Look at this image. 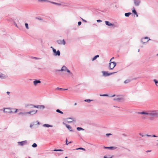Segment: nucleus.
Listing matches in <instances>:
<instances>
[{
  "label": "nucleus",
  "mask_w": 158,
  "mask_h": 158,
  "mask_svg": "<svg viewBox=\"0 0 158 158\" xmlns=\"http://www.w3.org/2000/svg\"><path fill=\"white\" fill-rule=\"evenodd\" d=\"M81 22L80 21V22H79L78 23V25H80L81 24Z\"/></svg>",
  "instance_id": "c03bdc74"
},
{
  "label": "nucleus",
  "mask_w": 158,
  "mask_h": 158,
  "mask_svg": "<svg viewBox=\"0 0 158 158\" xmlns=\"http://www.w3.org/2000/svg\"><path fill=\"white\" fill-rule=\"evenodd\" d=\"M156 55H157V56H158V54H157Z\"/></svg>",
  "instance_id": "774afa93"
},
{
  "label": "nucleus",
  "mask_w": 158,
  "mask_h": 158,
  "mask_svg": "<svg viewBox=\"0 0 158 158\" xmlns=\"http://www.w3.org/2000/svg\"><path fill=\"white\" fill-rule=\"evenodd\" d=\"M18 143L19 145L23 146L24 145L27 144V140H24L21 142H18Z\"/></svg>",
  "instance_id": "f8f14e48"
},
{
  "label": "nucleus",
  "mask_w": 158,
  "mask_h": 158,
  "mask_svg": "<svg viewBox=\"0 0 158 158\" xmlns=\"http://www.w3.org/2000/svg\"><path fill=\"white\" fill-rule=\"evenodd\" d=\"M112 135V134H110V133H109V134H106V135L107 136H109V135Z\"/></svg>",
  "instance_id": "ea45409f"
},
{
  "label": "nucleus",
  "mask_w": 158,
  "mask_h": 158,
  "mask_svg": "<svg viewBox=\"0 0 158 158\" xmlns=\"http://www.w3.org/2000/svg\"><path fill=\"white\" fill-rule=\"evenodd\" d=\"M99 57V56L98 55H97L94 56V57L92 58V60L93 61H94V60H95L97 58H98Z\"/></svg>",
  "instance_id": "4be33fe9"
},
{
  "label": "nucleus",
  "mask_w": 158,
  "mask_h": 158,
  "mask_svg": "<svg viewBox=\"0 0 158 158\" xmlns=\"http://www.w3.org/2000/svg\"><path fill=\"white\" fill-rule=\"evenodd\" d=\"M150 40V39H149L148 37H144L141 38V42L144 44L146 43H147L149 40Z\"/></svg>",
  "instance_id": "0eeeda50"
},
{
  "label": "nucleus",
  "mask_w": 158,
  "mask_h": 158,
  "mask_svg": "<svg viewBox=\"0 0 158 158\" xmlns=\"http://www.w3.org/2000/svg\"><path fill=\"white\" fill-rule=\"evenodd\" d=\"M53 54L54 56H59L60 55V51L59 50H58L56 51V50L55 49H53Z\"/></svg>",
  "instance_id": "1a4fd4ad"
},
{
  "label": "nucleus",
  "mask_w": 158,
  "mask_h": 158,
  "mask_svg": "<svg viewBox=\"0 0 158 158\" xmlns=\"http://www.w3.org/2000/svg\"><path fill=\"white\" fill-rule=\"evenodd\" d=\"M63 124L66 126V127L70 131H72V130L71 127L69 125L67 124L64 122L63 123Z\"/></svg>",
  "instance_id": "dca6fc26"
},
{
  "label": "nucleus",
  "mask_w": 158,
  "mask_h": 158,
  "mask_svg": "<svg viewBox=\"0 0 158 158\" xmlns=\"http://www.w3.org/2000/svg\"><path fill=\"white\" fill-rule=\"evenodd\" d=\"M116 64L115 62H113L112 63H109V68L110 69L112 70L116 66Z\"/></svg>",
  "instance_id": "6e6552de"
},
{
  "label": "nucleus",
  "mask_w": 158,
  "mask_h": 158,
  "mask_svg": "<svg viewBox=\"0 0 158 158\" xmlns=\"http://www.w3.org/2000/svg\"><path fill=\"white\" fill-rule=\"evenodd\" d=\"M35 59H38V58H36V57H35Z\"/></svg>",
  "instance_id": "338daca9"
},
{
  "label": "nucleus",
  "mask_w": 158,
  "mask_h": 158,
  "mask_svg": "<svg viewBox=\"0 0 158 158\" xmlns=\"http://www.w3.org/2000/svg\"><path fill=\"white\" fill-rule=\"evenodd\" d=\"M57 43L60 45H64L65 44V42L64 40L63 39V40H59L57 41Z\"/></svg>",
  "instance_id": "9d476101"
},
{
  "label": "nucleus",
  "mask_w": 158,
  "mask_h": 158,
  "mask_svg": "<svg viewBox=\"0 0 158 158\" xmlns=\"http://www.w3.org/2000/svg\"><path fill=\"white\" fill-rule=\"evenodd\" d=\"M151 137H158V136L156 135H151Z\"/></svg>",
  "instance_id": "a19ab883"
},
{
  "label": "nucleus",
  "mask_w": 158,
  "mask_h": 158,
  "mask_svg": "<svg viewBox=\"0 0 158 158\" xmlns=\"http://www.w3.org/2000/svg\"><path fill=\"white\" fill-rule=\"evenodd\" d=\"M66 120L68 123H71L75 121L74 119L72 118H68Z\"/></svg>",
  "instance_id": "ddd939ff"
},
{
  "label": "nucleus",
  "mask_w": 158,
  "mask_h": 158,
  "mask_svg": "<svg viewBox=\"0 0 158 158\" xmlns=\"http://www.w3.org/2000/svg\"><path fill=\"white\" fill-rule=\"evenodd\" d=\"M67 69H68L67 68V67L65 66H63L61 68V69L58 70H57V71H66L67 70Z\"/></svg>",
  "instance_id": "2eb2a0df"
},
{
  "label": "nucleus",
  "mask_w": 158,
  "mask_h": 158,
  "mask_svg": "<svg viewBox=\"0 0 158 158\" xmlns=\"http://www.w3.org/2000/svg\"><path fill=\"white\" fill-rule=\"evenodd\" d=\"M111 60H110V63H112V62L111 61Z\"/></svg>",
  "instance_id": "5fc2aeb1"
},
{
  "label": "nucleus",
  "mask_w": 158,
  "mask_h": 158,
  "mask_svg": "<svg viewBox=\"0 0 158 158\" xmlns=\"http://www.w3.org/2000/svg\"><path fill=\"white\" fill-rule=\"evenodd\" d=\"M139 135H141L142 136V137H143V136H144V135H142L141 134H139Z\"/></svg>",
  "instance_id": "603ef678"
},
{
  "label": "nucleus",
  "mask_w": 158,
  "mask_h": 158,
  "mask_svg": "<svg viewBox=\"0 0 158 158\" xmlns=\"http://www.w3.org/2000/svg\"><path fill=\"white\" fill-rule=\"evenodd\" d=\"M33 148H35L37 147V145L36 143H34L32 145Z\"/></svg>",
  "instance_id": "cd10ccee"
},
{
  "label": "nucleus",
  "mask_w": 158,
  "mask_h": 158,
  "mask_svg": "<svg viewBox=\"0 0 158 158\" xmlns=\"http://www.w3.org/2000/svg\"><path fill=\"white\" fill-rule=\"evenodd\" d=\"M51 48H52V51H53V49H54V48L53 47H51Z\"/></svg>",
  "instance_id": "864d4df0"
},
{
  "label": "nucleus",
  "mask_w": 158,
  "mask_h": 158,
  "mask_svg": "<svg viewBox=\"0 0 158 158\" xmlns=\"http://www.w3.org/2000/svg\"><path fill=\"white\" fill-rule=\"evenodd\" d=\"M66 71L69 73V74L71 73L70 71V70L68 69Z\"/></svg>",
  "instance_id": "4c0bfd02"
},
{
  "label": "nucleus",
  "mask_w": 158,
  "mask_h": 158,
  "mask_svg": "<svg viewBox=\"0 0 158 158\" xmlns=\"http://www.w3.org/2000/svg\"><path fill=\"white\" fill-rule=\"evenodd\" d=\"M97 21L98 22V23H99V22H101L102 21L100 19H98V20H97Z\"/></svg>",
  "instance_id": "37998d69"
},
{
  "label": "nucleus",
  "mask_w": 158,
  "mask_h": 158,
  "mask_svg": "<svg viewBox=\"0 0 158 158\" xmlns=\"http://www.w3.org/2000/svg\"><path fill=\"white\" fill-rule=\"evenodd\" d=\"M142 118H143V119H145V117H142Z\"/></svg>",
  "instance_id": "e2e57ef3"
},
{
  "label": "nucleus",
  "mask_w": 158,
  "mask_h": 158,
  "mask_svg": "<svg viewBox=\"0 0 158 158\" xmlns=\"http://www.w3.org/2000/svg\"><path fill=\"white\" fill-rule=\"evenodd\" d=\"M104 148L105 149H109V148H110L109 147H106L105 146H104Z\"/></svg>",
  "instance_id": "79ce46f5"
},
{
  "label": "nucleus",
  "mask_w": 158,
  "mask_h": 158,
  "mask_svg": "<svg viewBox=\"0 0 158 158\" xmlns=\"http://www.w3.org/2000/svg\"><path fill=\"white\" fill-rule=\"evenodd\" d=\"M71 143V142H69L68 143L67 142H66V144L67 145H68V144L69 143Z\"/></svg>",
  "instance_id": "09e8293b"
},
{
  "label": "nucleus",
  "mask_w": 158,
  "mask_h": 158,
  "mask_svg": "<svg viewBox=\"0 0 158 158\" xmlns=\"http://www.w3.org/2000/svg\"><path fill=\"white\" fill-rule=\"evenodd\" d=\"M25 27H26V28L27 29H29V27H28V24L27 23H25Z\"/></svg>",
  "instance_id": "2f4dec72"
},
{
  "label": "nucleus",
  "mask_w": 158,
  "mask_h": 158,
  "mask_svg": "<svg viewBox=\"0 0 158 158\" xmlns=\"http://www.w3.org/2000/svg\"><path fill=\"white\" fill-rule=\"evenodd\" d=\"M37 112V110H36L32 109L29 112H20L19 113V115H26L28 114V115H32L36 113Z\"/></svg>",
  "instance_id": "7ed1b4c3"
},
{
  "label": "nucleus",
  "mask_w": 158,
  "mask_h": 158,
  "mask_svg": "<svg viewBox=\"0 0 158 158\" xmlns=\"http://www.w3.org/2000/svg\"><path fill=\"white\" fill-rule=\"evenodd\" d=\"M109 95L108 94H100V96H109Z\"/></svg>",
  "instance_id": "473e14b6"
},
{
  "label": "nucleus",
  "mask_w": 158,
  "mask_h": 158,
  "mask_svg": "<svg viewBox=\"0 0 158 158\" xmlns=\"http://www.w3.org/2000/svg\"><path fill=\"white\" fill-rule=\"evenodd\" d=\"M105 23L106 25L107 26H111L112 27H115V25L114 24L110 23L109 21H105Z\"/></svg>",
  "instance_id": "4468645a"
},
{
  "label": "nucleus",
  "mask_w": 158,
  "mask_h": 158,
  "mask_svg": "<svg viewBox=\"0 0 158 158\" xmlns=\"http://www.w3.org/2000/svg\"><path fill=\"white\" fill-rule=\"evenodd\" d=\"M50 2H51V3H52V4H56V5H57L60 6V5H61V4H60V3H56V2H50Z\"/></svg>",
  "instance_id": "a878e982"
},
{
  "label": "nucleus",
  "mask_w": 158,
  "mask_h": 158,
  "mask_svg": "<svg viewBox=\"0 0 158 158\" xmlns=\"http://www.w3.org/2000/svg\"><path fill=\"white\" fill-rule=\"evenodd\" d=\"M3 111L5 113H16L17 112L18 109L16 110L15 111H11V109H2Z\"/></svg>",
  "instance_id": "39448f33"
},
{
  "label": "nucleus",
  "mask_w": 158,
  "mask_h": 158,
  "mask_svg": "<svg viewBox=\"0 0 158 158\" xmlns=\"http://www.w3.org/2000/svg\"><path fill=\"white\" fill-rule=\"evenodd\" d=\"M43 126L44 127H53L52 125H50L48 124H44L43 125Z\"/></svg>",
  "instance_id": "6ab92c4d"
},
{
  "label": "nucleus",
  "mask_w": 158,
  "mask_h": 158,
  "mask_svg": "<svg viewBox=\"0 0 158 158\" xmlns=\"http://www.w3.org/2000/svg\"><path fill=\"white\" fill-rule=\"evenodd\" d=\"M131 14V13L130 12L126 13L125 14V15L126 17H128Z\"/></svg>",
  "instance_id": "5701e85b"
},
{
  "label": "nucleus",
  "mask_w": 158,
  "mask_h": 158,
  "mask_svg": "<svg viewBox=\"0 0 158 158\" xmlns=\"http://www.w3.org/2000/svg\"><path fill=\"white\" fill-rule=\"evenodd\" d=\"M151 151V150H148L147 152H150Z\"/></svg>",
  "instance_id": "052dcab7"
},
{
  "label": "nucleus",
  "mask_w": 158,
  "mask_h": 158,
  "mask_svg": "<svg viewBox=\"0 0 158 158\" xmlns=\"http://www.w3.org/2000/svg\"><path fill=\"white\" fill-rule=\"evenodd\" d=\"M115 7L116 8H117V9L118 8V7H117V5H115Z\"/></svg>",
  "instance_id": "4d7b16f0"
},
{
  "label": "nucleus",
  "mask_w": 158,
  "mask_h": 158,
  "mask_svg": "<svg viewBox=\"0 0 158 158\" xmlns=\"http://www.w3.org/2000/svg\"><path fill=\"white\" fill-rule=\"evenodd\" d=\"M137 113L138 114H140L145 115H147L150 116H156L158 114L157 112L156 111L153 110L152 111L147 112L145 111H142L141 112H138Z\"/></svg>",
  "instance_id": "f257e3e1"
},
{
  "label": "nucleus",
  "mask_w": 158,
  "mask_h": 158,
  "mask_svg": "<svg viewBox=\"0 0 158 158\" xmlns=\"http://www.w3.org/2000/svg\"><path fill=\"white\" fill-rule=\"evenodd\" d=\"M77 105V103H74V105Z\"/></svg>",
  "instance_id": "13d9d810"
},
{
  "label": "nucleus",
  "mask_w": 158,
  "mask_h": 158,
  "mask_svg": "<svg viewBox=\"0 0 158 158\" xmlns=\"http://www.w3.org/2000/svg\"><path fill=\"white\" fill-rule=\"evenodd\" d=\"M54 151H61L62 152L63 151L61 149H55L54 150Z\"/></svg>",
  "instance_id": "c9c22d12"
},
{
  "label": "nucleus",
  "mask_w": 158,
  "mask_h": 158,
  "mask_svg": "<svg viewBox=\"0 0 158 158\" xmlns=\"http://www.w3.org/2000/svg\"><path fill=\"white\" fill-rule=\"evenodd\" d=\"M77 129L78 131H80L81 130L83 131L84 130V129L80 127H77Z\"/></svg>",
  "instance_id": "b1692460"
},
{
  "label": "nucleus",
  "mask_w": 158,
  "mask_h": 158,
  "mask_svg": "<svg viewBox=\"0 0 158 158\" xmlns=\"http://www.w3.org/2000/svg\"><path fill=\"white\" fill-rule=\"evenodd\" d=\"M114 58V57H113L112 58H111V60H112Z\"/></svg>",
  "instance_id": "0e129e2a"
},
{
  "label": "nucleus",
  "mask_w": 158,
  "mask_h": 158,
  "mask_svg": "<svg viewBox=\"0 0 158 158\" xmlns=\"http://www.w3.org/2000/svg\"><path fill=\"white\" fill-rule=\"evenodd\" d=\"M15 26H16V27H18V26H17V24H16H16H15Z\"/></svg>",
  "instance_id": "bf43d9fd"
},
{
  "label": "nucleus",
  "mask_w": 158,
  "mask_h": 158,
  "mask_svg": "<svg viewBox=\"0 0 158 158\" xmlns=\"http://www.w3.org/2000/svg\"><path fill=\"white\" fill-rule=\"evenodd\" d=\"M56 89V90H63V88H59V87H57V88Z\"/></svg>",
  "instance_id": "e433bc0d"
},
{
  "label": "nucleus",
  "mask_w": 158,
  "mask_h": 158,
  "mask_svg": "<svg viewBox=\"0 0 158 158\" xmlns=\"http://www.w3.org/2000/svg\"><path fill=\"white\" fill-rule=\"evenodd\" d=\"M114 108H120V107H118V106H114Z\"/></svg>",
  "instance_id": "8fccbe9b"
},
{
  "label": "nucleus",
  "mask_w": 158,
  "mask_h": 158,
  "mask_svg": "<svg viewBox=\"0 0 158 158\" xmlns=\"http://www.w3.org/2000/svg\"><path fill=\"white\" fill-rule=\"evenodd\" d=\"M56 111L57 112L61 114H63V112L62 111H61L59 109H56Z\"/></svg>",
  "instance_id": "bb28decb"
},
{
  "label": "nucleus",
  "mask_w": 158,
  "mask_h": 158,
  "mask_svg": "<svg viewBox=\"0 0 158 158\" xmlns=\"http://www.w3.org/2000/svg\"><path fill=\"white\" fill-rule=\"evenodd\" d=\"M115 96V97L113 98V100L114 101L121 102L123 101L124 99V98L123 96L120 95H117L115 96V94H113L110 97H112Z\"/></svg>",
  "instance_id": "20e7f679"
},
{
  "label": "nucleus",
  "mask_w": 158,
  "mask_h": 158,
  "mask_svg": "<svg viewBox=\"0 0 158 158\" xmlns=\"http://www.w3.org/2000/svg\"><path fill=\"white\" fill-rule=\"evenodd\" d=\"M6 77V76L5 75L2 73H0V78L1 79H4Z\"/></svg>",
  "instance_id": "aec40b11"
},
{
  "label": "nucleus",
  "mask_w": 158,
  "mask_h": 158,
  "mask_svg": "<svg viewBox=\"0 0 158 158\" xmlns=\"http://www.w3.org/2000/svg\"><path fill=\"white\" fill-rule=\"evenodd\" d=\"M109 149L115 150L116 149L117 147H109Z\"/></svg>",
  "instance_id": "393cba45"
},
{
  "label": "nucleus",
  "mask_w": 158,
  "mask_h": 158,
  "mask_svg": "<svg viewBox=\"0 0 158 158\" xmlns=\"http://www.w3.org/2000/svg\"><path fill=\"white\" fill-rule=\"evenodd\" d=\"M146 136H148V137H151V135H150L146 134Z\"/></svg>",
  "instance_id": "de8ad7c7"
},
{
  "label": "nucleus",
  "mask_w": 158,
  "mask_h": 158,
  "mask_svg": "<svg viewBox=\"0 0 158 158\" xmlns=\"http://www.w3.org/2000/svg\"><path fill=\"white\" fill-rule=\"evenodd\" d=\"M41 83V81L40 80H35L33 81V83L34 85L36 86L38 83Z\"/></svg>",
  "instance_id": "a211bd4d"
},
{
  "label": "nucleus",
  "mask_w": 158,
  "mask_h": 158,
  "mask_svg": "<svg viewBox=\"0 0 158 158\" xmlns=\"http://www.w3.org/2000/svg\"><path fill=\"white\" fill-rule=\"evenodd\" d=\"M76 150L81 149V150H84V151L85 150V149H84V148H76Z\"/></svg>",
  "instance_id": "f704fd0d"
},
{
  "label": "nucleus",
  "mask_w": 158,
  "mask_h": 158,
  "mask_svg": "<svg viewBox=\"0 0 158 158\" xmlns=\"http://www.w3.org/2000/svg\"><path fill=\"white\" fill-rule=\"evenodd\" d=\"M153 81L155 82V84L156 86H157V84L158 83V81L156 79L153 80Z\"/></svg>",
  "instance_id": "c85d7f7f"
},
{
  "label": "nucleus",
  "mask_w": 158,
  "mask_h": 158,
  "mask_svg": "<svg viewBox=\"0 0 158 158\" xmlns=\"http://www.w3.org/2000/svg\"><path fill=\"white\" fill-rule=\"evenodd\" d=\"M113 157L112 156H111V157H106V156H104V157H103V158H112V157Z\"/></svg>",
  "instance_id": "58836bf2"
},
{
  "label": "nucleus",
  "mask_w": 158,
  "mask_h": 158,
  "mask_svg": "<svg viewBox=\"0 0 158 158\" xmlns=\"http://www.w3.org/2000/svg\"><path fill=\"white\" fill-rule=\"evenodd\" d=\"M134 5L135 6H138L139 5L141 1L140 0H133Z\"/></svg>",
  "instance_id": "9b49d317"
},
{
  "label": "nucleus",
  "mask_w": 158,
  "mask_h": 158,
  "mask_svg": "<svg viewBox=\"0 0 158 158\" xmlns=\"http://www.w3.org/2000/svg\"><path fill=\"white\" fill-rule=\"evenodd\" d=\"M93 100H92V99H85L84 100V101L85 102H88V103H89L90 102H91L92 101H93Z\"/></svg>",
  "instance_id": "412c9836"
},
{
  "label": "nucleus",
  "mask_w": 158,
  "mask_h": 158,
  "mask_svg": "<svg viewBox=\"0 0 158 158\" xmlns=\"http://www.w3.org/2000/svg\"><path fill=\"white\" fill-rule=\"evenodd\" d=\"M82 20H83V21H85V22H86V20H84V19H82Z\"/></svg>",
  "instance_id": "680f3d73"
},
{
  "label": "nucleus",
  "mask_w": 158,
  "mask_h": 158,
  "mask_svg": "<svg viewBox=\"0 0 158 158\" xmlns=\"http://www.w3.org/2000/svg\"><path fill=\"white\" fill-rule=\"evenodd\" d=\"M34 125V124H31L30 127L31 128L32 127H33V126Z\"/></svg>",
  "instance_id": "a18cd8bd"
},
{
  "label": "nucleus",
  "mask_w": 158,
  "mask_h": 158,
  "mask_svg": "<svg viewBox=\"0 0 158 158\" xmlns=\"http://www.w3.org/2000/svg\"><path fill=\"white\" fill-rule=\"evenodd\" d=\"M25 107L29 108H35L38 109H44L45 107L44 105H34L33 104H25Z\"/></svg>",
  "instance_id": "f03ea898"
},
{
  "label": "nucleus",
  "mask_w": 158,
  "mask_h": 158,
  "mask_svg": "<svg viewBox=\"0 0 158 158\" xmlns=\"http://www.w3.org/2000/svg\"><path fill=\"white\" fill-rule=\"evenodd\" d=\"M38 1L39 2H50V1H48V0H38Z\"/></svg>",
  "instance_id": "c756f323"
},
{
  "label": "nucleus",
  "mask_w": 158,
  "mask_h": 158,
  "mask_svg": "<svg viewBox=\"0 0 158 158\" xmlns=\"http://www.w3.org/2000/svg\"><path fill=\"white\" fill-rule=\"evenodd\" d=\"M117 72H115L114 73H109L107 71H102V75L104 77H107L108 76H110L112 74H113L115 73H117Z\"/></svg>",
  "instance_id": "423d86ee"
},
{
  "label": "nucleus",
  "mask_w": 158,
  "mask_h": 158,
  "mask_svg": "<svg viewBox=\"0 0 158 158\" xmlns=\"http://www.w3.org/2000/svg\"><path fill=\"white\" fill-rule=\"evenodd\" d=\"M69 75H70L69 76L71 77H73V73H72L71 72L69 74Z\"/></svg>",
  "instance_id": "72a5a7b5"
},
{
  "label": "nucleus",
  "mask_w": 158,
  "mask_h": 158,
  "mask_svg": "<svg viewBox=\"0 0 158 158\" xmlns=\"http://www.w3.org/2000/svg\"><path fill=\"white\" fill-rule=\"evenodd\" d=\"M66 142H67V139H66Z\"/></svg>",
  "instance_id": "69168bd1"
},
{
  "label": "nucleus",
  "mask_w": 158,
  "mask_h": 158,
  "mask_svg": "<svg viewBox=\"0 0 158 158\" xmlns=\"http://www.w3.org/2000/svg\"><path fill=\"white\" fill-rule=\"evenodd\" d=\"M130 80H127L124 81V83L126 84L130 82Z\"/></svg>",
  "instance_id": "7c9ffc66"
},
{
  "label": "nucleus",
  "mask_w": 158,
  "mask_h": 158,
  "mask_svg": "<svg viewBox=\"0 0 158 158\" xmlns=\"http://www.w3.org/2000/svg\"><path fill=\"white\" fill-rule=\"evenodd\" d=\"M6 93L8 95H9L10 93V92L8 91L6 92Z\"/></svg>",
  "instance_id": "3c124183"
},
{
  "label": "nucleus",
  "mask_w": 158,
  "mask_h": 158,
  "mask_svg": "<svg viewBox=\"0 0 158 158\" xmlns=\"http://www.w3.org/2000/svg\"><path fill=\"white\" fill-rule=\"evenodd\" d=\"M68 89H63V90H67Z\"/></svg>",
  "instance_id": "6e6d98bb"
},
{
  "label": "nucleus",
  "mask_w": 158,
  "mask_h": 158,
  "mask_svg": "<svg viewBox=\"0 0 158 158\" xmlns=\"http://www.w3.org/2000/svg\"><path fill=\"white\" fill-rule=\"evenodd\" d=\"M36 122L37 123V124H38V125H40V123L38 121H36Z\"/></svg>",
  "instance_id": "49530a36"
},
{
  "label": "nucleus",
  "mask_w": 158,
  "mask_h": 158,
  "mask_svg": "<svg viewBox=\"0 0 158 158\" xmlns=\"http://www.w3.org/2000/svg\"><path fill=\"white\" fill-rule=\"evenodd\" d=\"M131 10H132V12L133 14H134L135 15H136V16L137 17H138V16L137 14V12H136V10H135V8L134 7H133L132 8Z\"/></svg>",
  "instance_id": "f3484780"
}]
</instances>
